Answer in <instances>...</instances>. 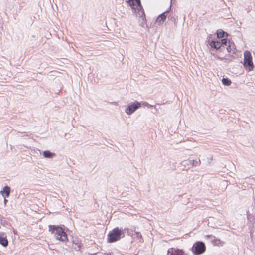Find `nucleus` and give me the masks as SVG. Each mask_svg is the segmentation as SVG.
<instances>
[{"label":"nucleus","instance_id":"obj_1","mask_svg":"<svg viewBox=\"0 0 255 255\" xmlns=\"http://www.w3.org/2000/svg\"><path fill=\"white\" fill-rule=\"evenodd\" d=\"M125 1L128 3L131 7L134 13L136 15L137 17H139L144 21L145 19V15L141 6L140 0H125Z\"/></svg>","mask_w":255,"mask_h":255},{"label":"nucleus","instance_id":"obj_2","mask_svg":"<svg viewBox=\"0 0 255 255\" xmlns=\"http://www.w3.org/2000/svg\"><path fill=\"white\" fill-rule=\"evenodd\" d=\"M49 231L54 235L56 239L64 242L68 240L64 229L58 226L49 225Z\"/></svg>","mask_w":255,"mask_h":255},{"label":"nucleus","instance_id":"obj_3","mask_svg":"<svg viewBox=\"0 0 255 255\" xmlns=\"http://www.w3.org/2000/svg\"><path fill=\"white\" fill-rule=\"evenodd\" d=\"M125 236L124 232L119 228H115L109 232L108 235V241L112 243L119 240Z\"/></svg>","mask_w":255,"mask_h":255},{"label":"nucleus","instance_id":"obj_4","mask_svg":"<svg viewBox=\"0 0 255 255\" xmlns=\"http://www.w3.org/2000/svg\"><path fill=\"white\" fill-rule=\"evenodd\" d=\"M244 66L246 70L251 71L254 68L252 57L250 52L245 51L244 53Z\"/></svg>","mask_w":255,"mask_h":255},{"label":"nucleus","instance_id":"obj_5","mask_svg":"<svg viewBox=\"0 0 255 255\" xmlns=\"http://www.w3.org/2000/svg\"><path fill=\"white\" fill-rule=\"evenodd\" d=\"M206 250L205 244L201 241L196 242L193 246L192 251L194 254L201 255Z\"/></svg>","mask_w":255,"mask_h":255},{"label":"nucleus","instance_id":"obj_6","mask_svg":"<svg viewBox=\"0 0 255 255\" xmlns=\"http://www.w3.org/2000/svg\"><path fill=\"white\" fill-rule=\"evenodd\" d=\"M141 106V103L139 102L136 101L133 103L131 105H129L125 110V112L128 115H131L137 109Z\"/></svg>","mask_w":255,"mask_h":255},{"label":"nucleus","instance_id":"obj_7","mask_svg":"<svg viewBox=\"0 0 255 255\" xmlns=\"http://www.w3.org/2000/svg\"><path fill=\"white\" fill-rule=\"evenodd\" d=\"M168 12L169 10H168L160 14L156 19V23H157L158 25L162 24L166 18V15L165 14Z\"/></svg>","mask_w":255,"mask_h":255},{"label":"nucleus","instance_id":"obj_8","mask_svg":"<svg viewBox=\"0 0 255 255\" xmlns=\"http://www.w3.org/2000/svg\"><path fill=\"white\" fill-rule=\"evenodd\" d=\"M0 244L5 247L8 245V241L3 233H0Z\"/></svg>","mask_w":255,"mask_h":255},{"label":"nucleus","instance_id":"obj_9","mask_svg":"<svg viewBox=\"0 0 255 255\" xmlns=\"http://www.w3.org/2000/svg\"><path fill=\"white\" fill-rule=\"evenodd\" d=\"M208 43L211 47L214 48L216 49H219L221 46V43L220 41H215L213 40L210 41L209 40Z\"/></svg>","mask_w":255,"mask_h":255},{"label":"nucleus","instance_id":"obj_10","mask_svg":"<svg viewBox=\"0 0 255 255\" xmlns=\"http://www.w3.org/2000/svg\"><path fill=\"white\" fill-rule=\"evenodd\" d=\"M10 193V188L8 186H5L3 190L0 191V194L2 195L4 198L8 197L9 196Z\"/></svg>","mask_w":255,"mask_h":255},{"label":"nucleus","instance_id":"obj_11","mask_svg":"<svg viewBox=\"0 0 255 255\" xmlns=\"http://www.w3.org/2000/svg\"><path fill=\"white\" fill-rule=\"evenodd\" d=\"M184 253V251L183 250H180L178 249H175V248H170L168 250V253L167 255H170L171 254H182Z\"/></svg>","mask_w":255,"mask_h":255},{"label":"nucleus","instance_id":"obj_12","mask_svg":"<svg viewBox=\"0 0 255 255\" xmlns=\"http://www.w3.org/2000/svg\"><path fill=\"white\" fill-rule=\"evenodd\" d=\"M181 164L182 166H184V167L185 168H186V169H189L190 168V167L191 166V160H184L181 162Z\"/></svg>","mask_w":255,"mask_h":255},{"label":"nucleus","instance_id":"obj_13","mask_svg":"<svg viewBox=\"0 0 255 255\" xmlns=\"http://www.w3.org/2000/svg\"><path fill=\"white\" fill-rule=\"evenodd\" d=\"M43 155L45 158H52L54 156V153H51L48 150H45L43 152Z\"/></svg>","mask_w":255,"mask_h":255},{"label":"nucleus","instance_id":"obj_14","mask_svg":"<svg viewBox=\"0 0 255 255\" xmlns=\"http://www.w3.org/2000/svg\"><path fill=\"white\" fill-rule=\"evenodd\" d=\"M225 34H226L227 36L228 35V34L223 30H218L217 32V36L219 38L224 37Z\"/></svg>","mask_w":255,"mask_h":255},{"label":"nucleus","instance_id":"obj_15","mask_svg":"<svg viewBox=\"0 0 255 255\" xmlns=\"http://www.w3.org/2000/svg\"><path fill=\"white\" fill-rule=\"evenodd\" d=\"M222 83L225 86H229L231 84V81L228 78H223L222 80Z\"/></svg>","mask_w":255,"mask_h":255},{"label":"nucleus","instance_id":"obj_16","mask_svg":"<svg viewBox=\"0 0 255 255\" xmlns=\"http://www.w3.org/2000/svg\"><path fill=\"white\" fill-rule=\"evenodd\" d=\"M234 45L233 43L228 42V45L226 48L228 52H231L234 49Z\"/></svg>","mask_w":255,"mask_h":255},{"label":"nucleus","instance_id":"obj_17","mask_svg":"<svg viewBox=\"0 0 255 255\" xmlns=\"http://www.w3.org/2000/svg\"><path fill=\"white\" fill-rule=\"evenodd\" d=\"M201 164V161L200 159L198 160H191V166H197Z\"/></svg>","mask_w":255,"mask_h":255},{"label":"nucleus","instance_id":"obj_18","mask_svg":"<svg viewBox=\"0 0 255 255\" xmlns=\"http://www.w3.org/2000/svg\"><path fill=\"white\" fill-rule=\"evenodd\" d=\"M212 242L214 244L217 245H223L224 243V242H223L219 239H216V240L213 241Z\"/></svg>","mask_w":255,"mask_h":255},{"label":"nucleus","instance_id":"obj_19","mask_svg":"<svg viewBox=\"0 0 255 255\" xmlns=\"http://www.w3.org/2000/svg\"><path fill=\"white\" fill-rule=\"evenodd\" d=\"M221 45H226L227 46V43H228V41H227V40L226 39H223L221 40Z\"/></svg>","mask_w":255,"mask_h":255},{"label":"nucleus","instance_id":"obj_20","mask_svg":"<svg viewBox=\"0 0 255 255\" xmlns=\"http://www.w3.org/2000/svg\"><path fill=\"white\" fill-rule=\"evenodd\" d=\"M136 234H137V236L138 237H139L141 239H142V236L140 233L136 232Z\"/></svg>","mask_w":255,"mask_h":255},{"label":"nucleus","instance_id":"obj_21","mask_svg":"<svg viewBox=\"0 0 255 255\" xmlns=\"http://www.w3.org/2000/svg\"><path fill=\"white\" fill-rule=\"evenodd\" d=\"M211 237H213V236L211 235H208L205 236V238H209ZM213 238H215V237H213Z\"/></svg>","mask_w":255,"mask_h":255},{"label":"nucleus","instance_id":"obj_22","mask_svg":"<svg viewBox=\"0 0 255 255\" xmlns=\"http://www.w3.org/2000/svg\"><path fill=\"white\" fill-rule=\"evenodd\" d=\"M7 202V200L6 199V198H4V203L5 205L6 204Z\"/></svg>","mask_w":255,"mask_h":255},{"label":"nucleus","instance_id":"obj_23","mask_svg":"<svg viewBox=\"0 0 255 255\" xmlns=\"http://www.w3.org/2000/svg\"><path fill=\"white\" fill-rule=\"evenodd\" d=\"M13 232H14V234H17L16 231H15V230H14Z\"/></svg>","mask_w":255,"mask_h":255}]
</instances>
